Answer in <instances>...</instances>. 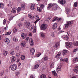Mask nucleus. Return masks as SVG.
<instances>
[{
    "mask_svg": "<svg viewBox=\"0 0 78 78\" xmlns=\"http://www.w3.org/2000/svg\"><path fill=\"white\" fill-rule=\"evenodd\" d=\"M48 26L46 24H43L41 25L40 27L41 29V30H45L47 28Z\"/></svg>",
    "mask_w": 78,
    "mask_h": 78,
    "instance_id": "nucleus-1",
    "label": "nucleus"
},
{
    "mask_svg": "<svg viewBox=\"0 0 78 78\" xmlns=\"http://www.w3.org/2000/svg\"><path fill=\"white\" fill-rule=\"evenodd\" d=\"M57 6H58V5L56 3L53 4L51 8L52 11H56L57 9Z\"/></svg>",
    "mask_w": 78,
    "mask_h": 78,
    "instance_id": "nucleus-2",
    "label": "nucleus"
},
{
    "mask_svg": "<svg viewBox=\"0 0 78 78\" xmlns=\"http://www.w3.org/2000/svg\"><path fill=\"white\" fill-rule=\"evenodd\" d=\"M66 47L67 48H72V42L66 43Z\"/></svg>",
    "mask_w": 78,
    "mask_h": 78,
    "instance_id": "nucleus-3",
    "label": "nucleus"
},
{
    "mask_svg": "<svg viewBox=\"0 0 78 78\" xmlns=\"http://www.w3.org/2000/svg\"><path fill=\"white\" fill-rule=\"evenodd\" d=\"M17 65H16L13 64L12 66L11 70L13 71H14V70H16L17 69Z\"/></svg>",
    "mask_w": 78,
    "mask_h": 78,
    "instance_id": "nucleus-4",
    "label": "nucleus"
},
{
    "mask_svg": "<svg viewBox=\"0 0 78 78\" xmlns=\"http://www.w3.org/2000/svg\"><path fill=\"white\" fill-rule=\"evenodd\" d=\"M58 2L61 5H65L66 4V0H58Z\"/></svg>",
    "mask_w": 78,
    "mask_h": 78,
    "instance_id": "nucleus-5",
    "label": "nucleus"
},
{
    "mask_svg": "<svg viewBox=\"0 0 78 78\" xmlns=\"http://www.w3.org/2000/svg\"><path fill=\"white\" fill-rule=\"evenodd\" d=\"M67 23L69 25V27H71L73 25V22L72 21H67Z\"/></svg>",
    "mask_w": 78,
    "mask_h": 78,
    "instance_id": "nucleus-6",
    "label": "nucleus"
},
{
    "mask_svg": "<svg viewBox=\"0 0 78 78\" xmlns=\"http://www.w3.org/2000/svg\"><path fill=\"white\" fill-rule=\"evenodd\" d=\"M73 70L75 72H76V73H78V65L75 66Z\"/></svg>",
    "mask_w": 78,
    "mask_h": 78,
    "instance_id": "nucleus-7",
    "label": "nucleus"
},
{
    "mask_svg": "<svg viewBox=\"0 0 78 78\" xmlns=\"http://www.w3.org/2000/svg\"><path fill=\"white\" fill-rule=\"evenodd\" d=\"M35 17L36 20L35 22V23L36 24L38 21H39V20H40V19H39V16H38V15L37 14L36 15Z\"/></svg>",
    "mask_w": 78,
    "mask_h": 78,
    "instance_id": "nucleus-8",
    "label": "nucleus"
},
{
    "mask_svg": "<svg viewBox=\"0 0 78 78\" xmlns=\"http://www.w3.org/2000/svg\"><path fill=\"white\" fill-rule=\"evenodd\" d=\"M62 38L65 40H68L69 38L66 35H63L62 37Z\"/></svg>",
    "mask_w": 78,
    "mask_h": 78,
    "instance_id": "nucleus-9",
    "label": "nucleus"
},
{
    "mask_svg": "<svg viewBox=\"0 0 78 78\" xmlns=\"http://www.w3.org/2000/svg\"><path fill=\"white\" fill-rule=\"evenodd\" d=\"M57 20L58 21H61V20H62V19L61 18H58H58L57 17H55L54 18V20H52V22H55V21H56Z\"/></svg>",
    "mask_w": 78,
    "mask_h": 78,
    "instance_id": "nucleus-10",
    "label": "nucleus"
},
{
    "mask_svg": "<svg viewBox=\"0 0 78 78\" xmlns=\"http://www.w3.org/2000/svg\"><path fill=\"white\" fill-rule=\"evenodd\" d=\"M22 10L25 9V4L24 3H22L21 7Z\"/></svg>",
    "mask_w": 78,
    "mask_h": 78,
    "instance_id": "nucleus-11",
    "label": "nucleus"
},
{
    "mask_svg": "<svg viewBox=\"0 0 78 78\" xmlns=\"http://www.w3.org/2000/svg\"><path fill=\"white\" fill-rule=\"evenodd\" d=\"M35 51V50H34V49L32 48H31L30 49V53L31 55H34V52Z\"/></svg>",
    "mask_w": 78,
    "mask_h": 78,
    "instance_id": "nucleus-12",
    "label": "nucleus"
},
{
    "mask_svg": "<svg viewBox=\"0 0 78 78\" xmlns=\"http://www.w3.org/2000/svg\"><path fill=\"white\" fill-rule=\"evenodd\" d=\"M35 5L34 4H32L30 6V9L32 10H34L35 9Z\"/></svg>",
    "mask_w": 78,
    "mask_h": 78,
    "instance_id": "nucleus-13",
    "label": "nucleus"
},
{
    "mask_svg": "<svg viewBox=\"0 0 78 78\" xmlns=\"http://www.w3.org/2000/svg\"><path fill=\"white\" fill-rule=\"evenodd\" d=\"M73 63H75V62H78V57H76L74 58L73 60Z\"/></svg>",
    "mask_w": 78,
    "mask_h": 78,
    "instance_id": "nucleus-14",
    "label": "nucleus"
},
{
    "mask_svg": "<svg viewBox=\"0 0 78 78\" xmlns=\"http://www.w3.org/2000/svg\"><path fill=\"white\" fill-rule=\"evenodd\" d=\"M57 27H58V25H57V23H55L53 25V26L52 27V29H53V30H55V29H56V28H57Z\"/></svg>",
    "mask_w": 78,
    "mask_h": 78,
    "instance_id": "nucleus-15",
    "label": "nucleus"
},
{
    "mask_svg": "<svg viewBox=\"0 0 78 78\" xmlns=\"http://www.w3.org/2000/svg\"><path fill=\"white\" fill-rule=\"evenodd\" d=\"M29 41L30 45H31V46H33L34 45V43L32 38H30Z\"/></svg>",
    "mask_w": 78,
    "mask_h": 78,
    "instance_id": "nucleus-16",
    "label": "nucleus"
},
{
    "mask_svg": "<svg viewBox=\"0 0 78 78\" xmlns=\"http://www.w3.org/2000/svg\"><path fill=\"white\" fill-rule=\"evenodd\" d=\"M62 54L63 56L66 55L67 54V50H63Z\"/></svg>",
    "mask_w": 78,
    "mask_h": 78,
    "instance_id": "nucleus-17",
    "label": "nucleus"
},
{
    "mask_svg": "<svg viewBox=\"0 0 78 78\" xmlns=\"http://www.w3.org/2000/svg\"><path fill=\"white\" fill-rule=\"evenodd\" d=\"M61 53L60 52H59L56 56V58L58 59V58H60V56H61Z\"/></svg>",
    "mask_w": 78,
    "mask_h": 78,
    "instance_id": "nucleus-18",
    "label": "nucleus"
},
{
    "mask_svg": "<svg viewBox=\"0 0 78 78\" xmlns=\"http://www.w3.org/2000/svg\"><path fill=\"white\" fill-rule=\"evenodd\" d=\"M26 26L27 28H30V23H29V22H27L26 23Z\"/></svg>",
    "mask_w": 78,
    "mask_h": 78,
    "instance_id": "nucleus-19",
    "label": "nucleus"
},
{
    "mask_svg": "<svg viewBox=\"0 0 78 78\" xmlns=\"http://www.w3.org/2000/svg\"><path fill=\"white\" fill-rule=\"evenodd\" d=\"M5 41L6 44H9V40L7 38H5Z\"/></svg>",
    "mask_w": 78,
    "mask_h": 78,
    "instance_id": "nucleus-20",
    "label": "nucleus"
},
{
    "mask_svg": "<svg viewBox=\"0 0 78 78\" xmlns=\"http://www.w3.org/2000/svg\"><path fill=\"white\" fill-rule=\"evenodd\" d=\"M26 45V42L23 41L22 42L21 45L22 46V47H24Z\"/></svg>",
    "mask_w": 78,
    "mask_h": 78,
    "instance_id": "nucleus-21",
    "label": "nucleus"
},
{
    "mask_svg": "<svg viewBox=\"0 0 78 78\" xmlns=\"http://www.w3.org/2000/svg\"><path fill=\"white\" fill-rule=\"evenodd\" d=\"M16 57L15 56H12V57L11 62H14L16 61Z\"/></svg>",
    "mask_w": 78,
    "mask_h": 78,
    "instance_id": "nucleus-22",
    "label": "nucleus"
},
{
    "mask_svg": "<svg viewBox=\"0 0 78 78\" xmlns=\"http://www.w3.org/2000/svg\"><path fill=\"white\" fill-rule=\"evenodd\" d=\"M21 37L23 39H25L26 37V35L24 33L21 34Z\"/></svg>",
    "mask_w": 78,
    "mask_h": 78,
    "instance_id": "nucleus-23",
    "label": "nucleus"
},
{
    "mask_svg": "<svg viewBox=\"0 0 78 78\" xmlns=\"http://www.w3.org/2000/svg\"><path fill=\"white\" fill-rule=\"evenodd\" d=\"M53 5L52 4H50L48 5L47 8H48L49 9L51 8H52V6H53Z\"/></svg>",
    "mask_w": 78,
    "mask_h": 78,
    "instance_id": "nucleus-24",
    "label": "nucleus"
},
{
    "mask_svg": "<svg viewBox=\"0 0 78 78\" xmlns=\"http://www.w3.org/2000/svg\"><path fill=\"white\" fill-rule=\"evenodd\" d=\"M3 54L4 56H6L8 55V51H4Z\"/></svg>",
    "mask_w": 78,
    "mask_h": 78,
    "instance_id": "nucleus-25",
    "label": "nucleus"
},
{
    "mask_svg": "<svg viewBox=\"0 0 78 78\" xmlns=\"http://www.w3.org/2000/svg\"><path fill=\"white\" fill-rule=\"evenodd\" d=\"M43 59L44 61H47L48 60V57L47 56H45L44 57Z\"/></svg>",
    "mask_w": 78,
    "mask_h": 78,
    "instance_id": "nucleus-26",
    "label": "nucleus"
},
{
    "mask_svg": "<svg viewBox=\"0 0 78 78\" xmlns=\"http://www.w3.org/2000/svg\"><path fill=\"white\" fill-rule=\"evenodd\" d=\"M54 65H55V63H54L53 62H52L50 66V68H53L54 67Z\"/></svg>",
    "mask_w": 78,
    "mask_h": 78,
    "instance_id": "nucleus-27",
    "label": "nucleus"
},
{
    "mask_svg": "<svg viewBox=\"0 0 78 78\" xmlns=\"http://www.w3.org/2000/svg\"><path fill=\"white\" fill-rule=\"evenodd\" d=\"M21 9H22V8L21 7H19L18 8V9L17 10V13H19L20 11H21Z\"/></svg>",
    "mask_w": 78,
    "mask_h": 78,
    "instance_id": "nucleus-28",
    "label": "nucleus"
},
{
    "mask_svg": "<svg viewBox=\"0 0 78 78\" xmlns=\"http://www.w3.org/2000/svg\"><path fill=\"white\" fill-rule=\"evenodd\" d=\"M52 74L54 76H56L57 75V73H56V71H52Z\"/></svg>",
    "mask_w": 78,
    "mask_h": 78,
    "instance_id": "nucleus-29",
    "label": "nucleus"
},
{
    "mask_svg": "<svg viewBox=\"0 0 78 78\" xmlns=\"http://www.w3.org/2000/svg\"><path fill=\"white\" fill-rule=\"evenodd\" d=\"M46 75L42 74L41 75L40 77V78H46Z\"/></svg>",
    "mask_w": 78,
    "mask_h": 78,
    "instance_id": "nucleus-30",
    "label": "nucleus"
},
{
    "mask_svg": "<svg viewBox=\"0 0 78 78\" xmlns=\"http://www.w3.org/2000/svg\"><path fill=\"white\" fill-rule=\"evenodd\" d=\"M58 46H59V44L58 43H57L55 44V46H54V48H57Z\"/></svg>",
    "mask_w": 78,
    "mask_h": 78,
    "instance_id": "nucleus-31",
    "label": "nucleus"
},
{
    "mask_svg": "<svg viewBox=\"0 0 78 78\" xmlns=\"http://www.w3.org/2000/svg\"><path fill=\"white\" fill-rule=\"evenodd\" d=\"M4 4L3 3H0V7L1 8H4Z\"/></svg>",
    "mask_w": 78,
    "mask_h": 78,
    "instance_id": "nucleus-32",
    "label": "nucleus"
},
{
    "mask_svg": "<svg viewBox=\"0 0 78 78\" xmlns=\"http://www.w3.org/2000/svg\"><path fill=\"white\" fill-rule=\"evenodd\" d=\"M39 67V64H37V65H35L34 67V69H36L37 68H38Z\"/></svg>",
    "mask_w": 78,
    "mask_h": 78,
    "instance_id": "nucleus-33",
    "label": "nucleus"
},
{
    "mask_svg": "<svg viewBox=\"0 0 78 78\" xmlns=\"http://www.w3.org/2000/svg\"><path fill=\"white\" fill-rule=\"evenodd\" d=\"M64 26L65 27V28L66 29L67 28H68V27H69V25L67 23L66 24H65Z\"/></svg>",
    "mask_w": 78,
    "mask_h": 78,
    "instance_id": "nucleus-34",
    "label": "nucleus"
},
{
    "mask_svg": "<svg viewBox=\"0 0 78 78\" xmlns=\"http://www.w3.org/2000/svg\"><path fill=\"white\" fill-rule=\"evenodd\" d=\"M29 17H30V19H34V16L31 15H28Z\"/></svg>",
    "mask_w": 78,
    "mask_h": 78,
    "instance_id": "nucleus-35",
    "label": "nucleus"
},
{
    "mask_svg": "<svg viewBox=\"0 0 78 78\" xmlns=\"http://www.w3.org/2000/svg\"><path fill=\"white\" fill-rule=\"evenodd\" d=\"M61 70V66H59L57 68V72H59V71H60Z\"/></svg>",
    "mask_w": 78,
    "mask_h": 78,
    "instance_id": "nucleus-36",
    "label": "nucleus"
},
{
    "mask_svg": "<svg viewBox=\"0 0 78 78\" xmlns=\"http://www.w3.org/2000/svg\"><path fill=\"white\" fill-rule=\"evenodd\" d=\"M16 9H12V12H13V13H16Z\"/></svg>",
    "mask_w": 78,
    "mask_h": 78,
    "instance_id": "nucleus-37",
    "label": "nucleus"
},
{
    "mask_svg": "<svg viewBox=\"0 0 78 78\" xmlns=\"http://www.w3.org/2000/svg\"><path fill=\"white\" fill-rule=\"evenodd\" d=\"M75 46H78V41H76L73 44Z\"/></svg>",
    "mask_w": 78,
    "mask_h": 78,
    "instance_id": "nucleus-38",
    "label": "nucleus"
},
{
    "mask_svg": "<svg viewBox=\"0 0 78 78\" xmlns=\"http://www.w3.org/2000/svg\"><path fill=\"white\" fill-rule=\"evenodd\" d=\"M37 9L38 11H39V12H42V9H41V8H40L39 7H38L37 8Z\"/></svg>",
    "mask_w": 78,
    "mask_h": 78,
    "instance_id": "nucleus-39",
    "label": "nucleus"
},
{
    "mask_svg": "<svg viewBox=\"0 0 78 78\" xmlns=\"http://www.w3.org/2000/svg\"><path fill=\"white\" fill-rule=\"evenodd\" d=\"M21 58L22 60H23L25 58V56L24 55H22L21 56Z\"/></svg>",
    "mask_w": 78,
    "mask_h": 78,
    "instance_id": "nucleus-40",
    "label": "nucleus"
},
{
    "mask_svg": "<svg viewBox=\"0 0 78 78\" xmlns=\"http://www.w3.org/2000/svg\"><path fill=\"white\" fill-rule=\"evenodd\" d=\"M13 41H14V42H17V39H16V38L15 37H13Z\"/></svg>",
    "mask_w": 78,
    "mask_h": 78,
    "instance_id": "nucleus-41",
    "label": "nucleus"
},
{
    "mask_svg": "<svg viewBox=\"0 0 78 78\" xmlns=\"http://www.w3.org/2000/svg\"><path fill=\"white\" fill-rule=\"evenodd\" d=\"M33 32L34 33L36 32V27H34V30H33Z\"/></svg>",
    "mask_w": 78,
    "mask_h": 78,
    "instance_id": "nucleus-42",
    "label": "nucleus"
},
{
    "mask_svg": "<svg viewBox=\"0 0 78 78\" xmlns=\"http://www.w3.org/2000/svg\"><path fill=\"white\" fill-rule=\"evenodd\" d=\"M51 36L52 37H55V35L53 32L51 33Z\"/></svg>",
    "mask_w": 78,
    "mask_h": 78,
    "instance_id": "nucleus-43",
    "label": "nucleus"
},
{
    "mask_svg": "<svg viewBox=\"0 0 78 78\" xmlns=\"http://www.w3.org/2000/svg\"><path fill=\"white\" fill-rule=\"evenodd\" d=\"M10 53L11 55H12V56H13V55H14V52L13 51L10 52Z\"/></svg>",
    "mask_w": 78,
    "mask_h": 78,
    "instance_id": "nucleus-44",
    "label": "nucleus"
},
{
    "mask_svg": "<svg viewBox=\"0 0 78 78\" xmlns=\"http://www.w3.org/2000/svg\"><path fill=\"white\" fill-rule=\"evenodd\" d=\"M22 26H23L22 24V23H20L18 24V27H19L20 28H22Z\"/></svg>",
    "mask_w": 78,
    "mask_h": 78,
    "instance_id": "nucleus-45",
    "label": "nucleus"
},
{
    "mask_svg": "<svg viewBox=\"0 0 78 78\" xmlns=\"http://www.w3.org/2000/svg\"><path fill=\"white\" fill-rule=\"evenodd\" d=\"M63 61L64 62H68V58H65L64 59Z\"/></svg>",
    "mask_w": 78,
    "mask_h": 78,
    "instance_id": "nucleus-46",
    "label": "nucleus"
},
{
    "mask_svg": "<svg viewBox=\"0 0 78 78\" xmlns=\"http://www.w3.org/2000/svg\"><path fill=\"white\" fill-rule=\"evenodd\" d=\"M17 31V28L16 27H15L14 29L13 30V31L14 33H16Z\"/></svg>",
    "mask_w": 78,
    "mask_h": 78,
    "instance_id": "nucleus-47",
    "label": "nucleus"
},
{
    "mask_svg": "<svg viewBox=\"0 0 78 78\" xmlns=\"http://www.w3.org/2000/svg\"><path fill=\"white\" fill-rule=\"evenodd\" d=\"M40 8H41V9H44V5L43 4H41L40 5Z\"/></svg>",
    "mask_w": 78,
    "mask_h": 78,
    "instance_id": "nucleus-48",
    "label": "nucleus"
},
{
    "mask_svg": "<svg viewBox=\"0 0 78 78\" xmlns=\"http://www.w3.org/2000/svg\"><path fill=\"white\" fill-rule=\"evenodd\" d=\"M4 71H2L1 72V73L0 74V76H2L3 74H4Z\"/></svg>",
    "mask_w": 78,
    "mask_h": 78,
    "instance_id": "nucleus-49",
    "label": "nucleus"
},
{
    "mask_svg": "<svg viewBox=\"0 0 78 78\" xmlns=\"http://www.w3.org/2000/svg\"><path fill=\"white\" fill-rule=\"evenodd\" d=\"M74 7H77V2H75L74 3Z\"/></svg>",
    "mask_w": 78,
    "mask_h": 78,
    "instance_id": "nucleus-50",
    "label": "nucleus"
},
{
    "mask_svg": "<svg viewBox=\"0 0 78 78\" xmlns=\"http://www.w3.org/2000/svg\"><path fill=\"white\" fill-rule=\"evenodd\" d=\"M9 5L11 6H12V5H13V3L12 2H11L9 4L7 5L8 6H9Z\"/></svg>",
    "mask_w": 78,
    "mask_h": 78,
    "instance_id": "nucleus-51",
    "label": "nucleus"
},
{
    "mask_svg": "<svg viewBox=\"0 0 78 78\" xmlns=\"http://www.w3.org/2000/svg\"><path fill=\"white\" fill-rule=\"evenodd\" d=\"M16 56L17 57H20V53H18L16 54Z\"/></svg>",
    "mask_w": 78,
    "mask_h": 78,
    "instance_id": "nucleus-52",
    "label": "nucleus"
},
{
    "mask_svg": "<svg viewBox=\"0 0 78 78\" xmlns=\"http://www.w3.org/2000/svg\"><path fill=\"white\" fill-rule=\"evenodd\" d=\"M20 74V73L19 72H17L16 73V76H18Z\"/></svg>",
    "mask_w": 78,
    "mask_h": 78,
    "instance_id": "nucleus-53",
    "label": "nucleus"
},
{
    "mask_svg": "<svg viewBox=\"0 0 78 78\" xmlns=\"http://www.w3.org/2000/svg\"><path fill=\"white\" fill-rule=\"evenodd\" d=\"M41 37H44L45 36V34H44V33H41Z\"/></svg>",
    "mask_w": 78,
    "mask_h": 78,
    "instance_id": "nucleus-54",
    "label": "nucleus"
},
{
    "mask_svg": "<svg viewBox=\"0 0 78 78\" xmlns=\"http://www.w3.org/2000/svg\"><path fill=\"white\" fill-rule=\"evenodd\" d=\"M28 39H29V37H27L26 39V41L27 42H28Z\"/></svg>",
    "mask_w": 78,
    "mask_h": 78,
    "instance_id": "nucleus-55",
    "label": "nucleus"
},
{
    "mask_svg": "<svg viewBox=\"0 0 78 78\" xmlns=\"http://www.w3.org/2000/svg\"><path fill=\"white\" fill-rule=\"evenodd\" d=\"M5 23H6V20L5 19H4V20H3V24L4 25H5Z\"/></svg>",
    "mask_w": 78,
    "mask_h": 78,
    "instance_id": "nucleus-56",
    "label": "nucleus"
},
{
    "mask_svg": "<svg viewBox=\"0 0 78 78\" xmlns=\"http://www.w3.org/2000/svg\"><path fill=\"white\" fill-rule=\"evenodd\" d=\"M10 34H11V32H7L6 34V35H9Z\"/></svg>",
    "mask_w": 78,
    "mask_h": 78,
    "instance_id": "nucleus-57",
    "label": "nucleus"
},
{
    "mask_svg": "<svg viewBox=\"0 0 78 78\" xmlns=\"http://www.w3.org/2000/svg\"><path fill=\"white\" fill-rule=\"evenodd\" d=\"M16 50H19V46H17L16 48Z\"/></svg>",
    "mask_w": 78,
    "mask_h": 78,
    "instance_id": "nucleus-58",
    "label": "nucleus"
},
{
    "mask_svg": "<svg viewBox=\"0 0 78 78\" xmlns=\"http://www.w3.org/2000/svg\"><path fill=\"white\" fill-rule=\"evenodd\" d=\"M77 50H78V48H76L74 50V52H76V51Z\"/></svg>",
    "mask_w": 78,
    "mask_h": 78,
    "instance_id": "nucleus-59",
    "label": "nucleus"
},
{
    "mask_svg": "<svg viewBox=\"0 0 78 78\" xmlns=\"http://www.w3.org/2000/svg\"><path fill=\"white\" fill-rule=\"evenodd\" d=\"M66 14H69V13H70V11H67L66 12Z\"/></svg>",
    "mask_w": 78,
    "mask_h": 78,
    "instance_id": "nucleus-60",
    "label": "nucleus"
},
{
    "mask_svg": "<svg viewBox=\"0 0 78 78\" xmlns=\"http://www.w3.org/2000/svg\"><path fill=\"white\" fill-rule=\"evenodd\" d=\"M61 30V28L60 27H58V31H59V30Z\"/></svg>",
    "mask_w": 78,
    "mask_h": 78,
    "instance_id": "nucleus-61",
    "label": "nucleus"
},
{
    "mask_svg": "<svg viewBox=\"0 0 78 78\" xmlns=\"http://www.w3.org/2000/svg\"><path fill=\"white\" fill-rule=\"evenodd\" d=\"M60 61H64V59L62 58L60 59Z\"/></svg>",
    "mask_w": 78,
    "mask_h": 78,
    "instance_id": "nucleus-62",
    "label": "nucleus"
},
{
    "mask_svg": "<svg viewBox=\"0 0 78 78\" xmlns=\"http://www.w3.org/2000/svg\"><path fill=\"white\" fill-rule=\"evenodd\" d=\"M19 61H20V59H18L17 61V62H19Z\"/></svg>",
    "mask_w": 78,
    "mask_h": 78,
    "instance_id": "nucleus-63",
    "label": "nucleus"
},
{
    "mask_svg": "<svg viewBox=\"0 0 78 78\" xmlns=\"http://www.w3.org/2000/svg\"><path fill=\"white\" fill-rule=\"evenodd\" d=\"M30 78H34V77L33 76H30Z\"/></svg>",
    "mask_w": 78,
    "mask_h": 78,
    "instance_id": "nucleus-64",
    "label": "nucleus"
}]
</instances>
